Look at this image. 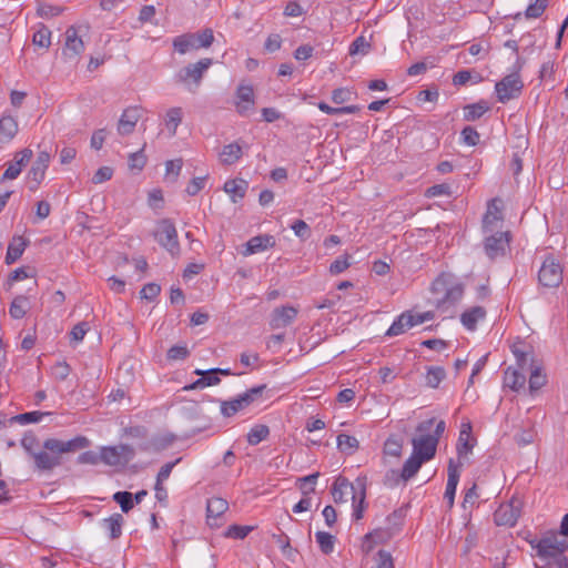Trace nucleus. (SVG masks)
<instances>
[{
    "instance_id": "obj_1",
    "label": "nucleus",
    "mask_w": 568,
    "mask_h": 568,
    "mask_svg": "<svg viewBox=\"0 0 568 568\" xmlns=\"http://www.w3.org/2000/svg\"><path fill=\"white\" fill-rule=\"evenodd\" d=\"M90 446V440L84 436H77L70 440L48 438L43 442L44 450L37 452L32 458L39 470H52L61 465V455L73 453Z\"/></svg>"
},
{
    "instance_id": "obj_2",
    "label": "nucleus",
    "mask_w": 568,
    "mask_h": 568,
    "mask_svg": "<svg viewBox=\"0 0 568 568\" xmlns=\"http://www.w3.org/2000/svg\"><path fill=\"white\" fill-rule=\"evenodd\" d=\"M445 429L444 420L436 422L435 418H429L420 422L416 427L418 436L412 439L413 454L426 462L434 458L439 438Z\"/></svg>"
},
{
    "instance_id": "obj_3",
    "label": "nucleus",
    "mask_w": 568,
    "mask_h": 568,
    "mask_svg": "<svg viewBox=\"0 0 568 568\" xmlns=\"http://www.w3.org/2000/svg\"><path fill=\"white\" fill-rule=\"evenodd\" d=\"M432 291L435 294H443V297L437 301V307H443L447 304L454 305L462 300L464 285L454 275L442 273L433 282Z\"/></svg>"
},
{
    "instance_id": "obj_4",
    "label": "nucleus",
    "mask_w": 568,
    "mask_h": 568,
    "mask_svg": "<svg viewBox=\"0 0 568 568\" xmlns=\"http://www.w3.org/2000/svg\"><path fill=\"white\" fill-rule=\"evenodd\" d=\"M213 42V30L206 28L199 32H187L175 37L172 40V45L179 54H186L192 51L210 48Z\"/></svg>"
},
{
    "instance_id": "obj_5",
    "label": "nucleus",
    "mask_w": 568,
    "mask_h": 568,
    "mask_svg": "<svg viewBox=\"0 0 568 568\" xmlns=\"http://www.w3.org/2000/svg\"><path fill=\"white\" fill-rule=\"evenodd\" d=\"M529 544L542 559H557L568 549V539L556 531H548L541 538L530 540Z\"/></svg>"
},
{
    "instance_id": "obj_6",
    "label": "nucleus",
    "mask_w": 568,
    "mask_h": 568,
    "mask_svg": "<svg viewBox=\"0 0 568 568\" xmlns=\"http://www.w3.org/2000/svg\"><path fill=\"white\" fill-rule=\"evenodd\" d=\"M213 64L211 58H203L194 63H189L178 71L175 81L183 84L189 91L194 92L202 82L204 74Z\"/></svg>"
},
{
    "instance_id": "obj_7",
    "label": "nucleus",
    "mask_w": 568,
    "mask_h": 568,
    "mask_svg": "<svg viewBox=\"0 0 568 568\" xmlns=\"http://www.w3.org/2000/svg\"><path fill=\"white\" fill-rule=\"evenodd\" d=\"M265 388V384L254 386L243 394L237 395L235 398L221 402V414L224 417H232L236 413L246 409L252 404L261 402Z\"/></svg>"
},
{
    "instance_id": "obj_8",
    "label": "nucleus",
    "mask_w": 568,
    "mask_h": 568,
    "mask_svg": "<svg viewBox=\"0 0 568 568\" xmlns=\"http://www.w3.org/2000/svg\"><path fill=\"white\" fill-rule=\"evenodd\" d=\"M155 241L165 248L171 256L180 255V244L178 241V231L173 222L169 219L161 220L153 233Z\"/></svg>"
},
{
    "instance_id": "obj_9",
    "label": "nucleus",
    "mask_w": 568,
    "mask_h": 568,
    "mask_svg": "<svg viewBox=\"0 0 568 568\" xmlns=\"http://www.w3.org/2000/svg\"><path fill=\"white\" fill-rule=\"evenodd\" d=\"M564 278V268L558 258L547 255L538 271L539 284L544 287H558Z\"/></svg>"
},
{
    "instance_id": "obj_10",
    "label": "nucleus",
    "mask_w": 568,
    "mask_h": 568,
    "mask_svg": "<svg viewBox=\"0 0 568 568\" xmlns=\"http://www.w3.org/2000/svg\"><path fill=\"white\" fill-rule=\"evenodd\" d=\"M388 519H396L395 527H379L374 529L372 532H368L364 537L363 548L366 552H369L374 545L383 544L393 538L400 529L403 524V516L399 511H393Z\"/></svg>"
},
{
    "instance_id": "obj_11",
    "label": "nucleus",
    "mask_w": 568,
    "mask_h": 568,
    "mask_svg": "<svg viewBox=\"0 0 568 568\" xmlns=\"http://www.w3.org/2000/svg\"><path fill=\"white\" fill-rule=\"evenodd\" d=\"M434 318L432 312H425L420 314H413L410 311L402 313L395 318L393 324L386 331L385 336L394 337L404 334L407 329L420 325Z\"/></svg>"
},
{
    "instance_id": "obj_12",
    "label": "nucleus",
    "mask_w": 568,
    "mask_h": 568,
    "mask_svg": "<svg viewBox=\"0 0 568 568\" xmlns=\"http://www.w3.org/2000/svg\"><path fill=\"white\" fill-rule=\"evenodd\" d=\"M134 448L128 444L101 447L102 463L108 466H125L134 458Z\"/></svg>"
},
{
    "instance_id": "obj_13",
    "label": "nucleus",
    "mask_w": 568,
    "mask_h": 568,
    "mask_svg": "<svg viewBox=\"0 0 568 568\" xmlns=\"http://www.w3.org/2000/svg\"><path fill=\"white\" fill-rule=\"evenodd\" d=\"M524 83L518 73H511L503 78L495 85L498 101L506 103L509 100L517 99L523 91Z\"/></svg>"
},
{
    "instance_id": "obj_14",
    "label": "nucleus",
    "mask_w": 568,
    "mask_h": 568,
    "mask_svg": "<svg viewBox=\"0 0 568 568\" xmlns=\"http://www.w3.org/2000/svg\"><path fill=\"white\" fill-rule=\"evenodd\" d=\"M65 42L62 49V55L70 61L78 60L84 51V42L79 34V29L74 26L69 27L64 33Z\"/></svg>"
},
{
    "instance_id": "obj_15",
    "label": "nucleus",
    "mask_w": 568,
    "mask_h": 568,
    "mask_svg": "<svg viewBox=\"0 0 568 568\" xmlns=\"http://www.w3.org/2000/svg\"><path fill=\"white\" fill-rule=\"evenodd\" d=\"M509 232H497L487 236L484 243L485 253L490 260L503 256L509 246Z\"/></svg>"
},
{
    "instance_id": "obj_16",
    "label": "nucleus",
    "mask_w": 568,
    "mask_h": 568,
    "mask_svg": "<svg viewBox=\"0 0 568 568\" xmlns=\"http://www.w3.org/2000/svg\"><path fill=\"white\" fill-rule=\"evenodd\" d=\"M142 112V108L136 105L126 108L118 122V133L120 135L131 134L141 119Z\"/></svg>"
},
{
    "instance_id": "obj_17",
    "label": "nucleus",
    "mask_w": 568,
    "mask_h": 568,
    "mask_svg": "<svg viewBox=\"0 0 568 568\" xmlns=\"http://www.w3.org/2000/svg\"><path fill=\"white\" fill-rule=\"evenodd\" d=\"M357 485H353L345 477H338L332 487V496L335 503H346L348 496L355 501L357 498Z\"/></svg>"
},
{
    "instance_id": "obj_18",
    "label": "nucleus",
    "mask_w": 568,
    "mask_h": 568,
    "mask_svg": "<svg viewBox=\"0 0 568 568\" xmlns=\"http://www.w3.org/2000/svg\"><path fill=\"white\" fill-rule=\"evenodd\" d=\"M460 467L462 463H457L453 458L449 459L447 467L448 478L444 494V498L447 500L449 507L454 506L456 489L460 477Z\"/></svg>"
},
{
    "instance_id": "obj_19",
    "label": "nucleus",
    "mask_w": 568,
    "mask_h": 568,
    "mask_svg": "<svg viewBox=\"0 0 568 568\" xmlns=\"http://www.w3.org/2000/svg\"><path fill=\"white\" fill-rule=\"evenodd\" d=\"M50 160L51 154L48 151H40L38 153L37 160L33 162L28 174L29 179L34 183V185L30 187L32 191L43 181Z\"/></svg>"
},
{
    "instance_id": "obj_20",
    "label": "nucleus",
    "mask_w": 568,
    "mask_h": 568,
    "mask_svg": "<svg viewBox=\"0 0 568 568\" xmlns=\"http://www.w3.org/2000/svg\"><path fill=\"white\" fill-rule=\"evenodd\" d=\"M520 511L513 503L504 504L498 507L494 514V520L497 526L514 527L517 524Z\"/></svg>"
},
{
    "instance_id": "obj_21",
    "label": "nucleus",
    "mask_w": 568,
    "mask_h": 568,
    "mask_svg": "<svg viewBox=\"0 0 568 568\" xmlns=\"http://www.w3.org/2000/svg\"><path fill=\"white\" fill-rule=\"evenodd\" d=\"M236 110L241 115L247 114L254 106V90L250 84H240L236 90Z\"/></svg>"
},
{
    "instance_id": "obj_22",
    "label": "nucleus",
    "mask_w": 568,
    "mask_h": 568,
    "mask_svg": "<svg viewBox=\"0 0 568 568\" xmlns=\"http://www.w3.org/2000/svg\"><path fill=\"white\" fill-rule=\"evenodd\" d=\"M194 374L201 377L193 382L192 384L184 386L185 390L203 389L209 386H215L221 382L214 368L206 371L195 369Z\"/></svg>"
},
{
    "instance_id": "obj_23",
    "label": "nucleus",
    "mask_w": 568,
    "mask_h": 568,
    "mask_svg": "<svg viewBox=\"0 0 568 568\" xmlns=\"http://www.w3.org/2000/svg\"><path fill=\"white\" fill-rule=\"evenodd\" d=\"M229 504L220 497H212L207 500L206 518L210 526H219V519L227 510Z\"/></svg>"
},
{
    "instance_id": "obj_24",
    "label": "nucleus",
    "mask_w": 568,
    "mask_h": 568,
    "mask_svg": "<svg viewBox=\"0 0 568 568\" xmlns=\"http://www.w3.org/2000/svg\"><path fill=\"white\" fill-rule=\"evenodd\" d=\"M276 241L273 235L270 234H261L257 236H253L247 241L244 255H252L255 253L263 252L270 247L275 246Z\"/></svg>"
},
{
    "instance_id": "obj_25",
    "label": "nucleus",
    "mask_w": 568,
    "mask_h": 568,
    "mask_svg": "<svg viewBox=\"0 0 568 568\" xmlns=\"http://www.w3.org/2000/svg\"><path fill=\"white\" fill-rule=\"evenodd\" d=\"M297 315V310L293 306H282L273 311L271 326L282 328L290 325Z\"/></svg>"
},
{
    "instance_id": "obj_26",
    "label": "nucleus",
    "mask_w": 568,
    "mask_h": 568,
    "mask_svg": "<svg viewBox=\"0 0 568 568\" xmlns=\"http://www.w3.org/2000/svg\"><path fill=\"white\" fill-rule=\"evenodd\" d=\"M486 317V310L483 306H473L467 308L460 315L463 326L473 332L477 328L478 322Z\"/></svg>"
},
{
    "instance_id": "obj_27",
    "label": "nucleus",
    "mask_w": 568,
    "mask_h": 568,
    "mask_svg": "<svg viewBox=\"0 0 568 568\" xmlns=\"http://www.w3.org/2000/svg\"><path fill=\"white\" fill-rule=\"evenodd\" d=\"M511 353L516 358V367L520 371L529 368V364H535L532 353L527 349L523 342H516L511 345Z\"/></svg>"
},
{
    "instance_id": "obj_28",
    "label": "nucleus",
    "mask_w": 568,
    "mask_h": 568,
    "mask_svg": "<svg viewBox=\"0 0 568 568\" xmlns=\"http://www.w3.org/2000/svg\"><path fill=\"white\" fill-rule=\"evenodd\" d=\"M470 439L471 425L469 422L463 423L456 445V450L459 458L467 456L471 452L474 445L470 443Z\"/></svg>"
},
{
    "instance_id": "obj_29",
    "label": "nucleus",
    "mask_w": 568,
    "mask_h": 568,
    "mask_svg": "<svg viewBox=\"0 0 568 568\" xmlns=\"http://www.w3.org/2000/svg\"><path fill=\"white\" fill-rule=\"evenodd\" d=\"M526 371H520L518 367H508L504 374V384L510 389L518 392L524 388L526 384Z\"/></svg>"
},
{
    "instance_id": "obj_30",
    "label": "nucleus",
    "mask_w": 568,
    "mask_h": 568,
    "mask_svg": "<svg viewBox=\"0 0 568 568\" xmlns=\"http://www.w3.org/2000/svg\"><path fill=\"white\" fill-rule=\"evenodd\" d=\"M18 133V122L12 115L3 114L0 119V143H9Z\"/></svg>"
},
{
    "instance_id": "obj_31",
    "label": "nucleus",
    "mask_w": 568,
    "mask_h": 568,
    "mask_svg": "<svg viewBox=\"0 0 568 568\" xmlns=\"http://www.w3.org/2000/svg\"><path fill=\"white\" fill-rule=\"evenodd\" d=\"M242 146L237 142H233L223 146L220 152V161L224 165H232L242 158Z\"/></svg>"
},
{
    "instance_id": "obj_32",
    "label": "nucleus",
    "mask_w": 568,
    "mask_h": 568,
    "mask_svg": "<svg viewBox=\"0 0 568 568\" xmlns=\"http://www.w3.org/2000/svg\"><path fill=\"white\" fill-rule=\"evenodd\" d=\"M247 190L246 181L242 179L229 180L224 184V191L231 195L233 203L245 196Z\"/></svg>"
},
{
    "instance_id": "obj_33",
    "label": "nucleus",
    "mask_w": 568,
    "mask_h": 568,
    "mask_svg": "<svg viewBox=\"0 0 568 568\" xmlns=\"http://www.w3.org/2000/svg\"><path fill=\"white\" fill-rule=\"evenodd\" d=\"M124 519L121 514H113L109 518L103 519L102 526L109 532L111 539H118L122 535V526Z\"/></svg>"
},
{
    "instance_id": "obj_34",
    "label": "nucleus",
    "mask_w": 568,
    "mask_h": 568,
    "mask_svg": "<svg viewBox=\"0 0 568 568\" xmlns=\"http://www.w3.org/2000/svg\"><path fill=\"white\" fill-rule=\"evenodd\" d=\"M27 243L23 237L18 236L13 237L12 242L9 244L7 254H6V263L8 265L14 263L17 260L21 257L26 250Z\"/></svg>"
},
{
    "instance_id": "obj_35",
    "label": "nucleus",
    "mask_w": 568,
    "mask_h": 568,
    "mask_svg": "<svg viewBox=\"0 0 568 568\" xmlns=\"http://www.w3.org/2000/svg\"><path fill=\"white\" fill-rule=\"evenodd\" d=\"M29 307L30 303L28 297L24 295H18L10 304L9 314L12 318L20 320L26 316Z\"/></svg>"
},
{
    "instance_id": "obj_36",
    "label": "nucleus",
    "mask_w": 568,
    "mask_h": 568,
    "mask_svg": "<svg viewBox=\"0 0 568 568\" xmlns=\"http://www.w3.org/2000/svg\"><path fill=\"white\" fill-rule=\"evenodd\" d=\"M526 372L530 373L529 377V389L535 392L540 389L547 383V376L541 372V367L530 363L529 368Z\"/></svg>"
},
{
    "instance_id": "obj_37",
    "label": "nucleus",
    "mask_w": 568,
    "mask_h": 568,
    "mask_svg": "<svg viewBox=\"0 0 568 568\" xmlns=\"http://www.w3.org/2000/svg\"><path fill=\"white\" fill-rule=\"evenodd\" d=\"M489 110V104L480 100L476 103L468 104L464 108V120L475 121L481 118Z\"/></svg>"
},
{
    "instance_id": "obj_38",
    "label": "nucleus",
    "mask_w": 568,
    "mask_h": 568,
    "mask_svg": "<svg viewBox=\"0 0 568 568\" xmlns=\"http://www.w3.org/2000/svg\"><path fill=\"white\" fill-rule=\"evenodd\" d=\"M424 463H426V460L412 454V456L403 465L400 474L402 478L404 480H409L413 478L418 473Z\"/></svg>"
},
{
    "instance_id": "obj_39",
    "label": "nucleus",
    "mask_w": 568,
    "mask_h": 568,
    "mask_svg": "<svg viewBox=\"0 0 568 568\" xmlns=\"http://www.w3.org/2000/svg\"><path fill=\"white\" fill-rule=\"evenodd\" d=\"M51 31L43 23L38 24L37 31L33 33L32 43L41 49L48 50L51 45Z\"/></svg>"
},
{
    "instance_id": "obj_40",
    "label": "nucleus",
    "mask_w": 568,
    "mask_h": 568,
    "mask_svg": "<svg viewBox=\"0 0 568 568\" xmlns=\"http://www.w3.org/2000/svg\"><path fill=\"white\" fill-rule=\"evenodd\" d=\"M270 435V428L266 425L257 424L254 425L250 432L247 433V443L250 445H257L261 442L265 440Z\"/></svg>"
},
{
    "instance_id": "obj_41",
    "label": "nucleus",
    "mask_w": 568,
    "mask_h": 568,
    "mask_svg": "<svg viewBox=\"0 0 568 568\" xmlns=\"http://www.w3.org/2000/svg\"><path fill=\"white\" fill-rule=\"evenodd\" d=\"M358 446L359 443L354 436L347 434H339L337 436V448L344 454L352 455L357 450Z\"/></svg>"
},
{
    "instance_id": "obj_42",
    "label": "nucleus",
    "mask_w": 568,
    "mask_h": 568,
    "mask_svg": "<svg viewBox=\"0 0 568 568\" xmlns=\"http://www.w3.org/2000/svg\"><path fill=\"white\" fill-rule=\"evenodd\" d=\"M183 112L179 106L171 108L166 112L165 116V125L169 129L171 135H175L176 129L182 122Z\"/></svg>"
},
{
    "instance_id": "obj_43",
    "label": "nucleus",
    "mask_w": 568,
    "mask_h": 568,
    "mask_svg": "<svg viewBox=\"0 0 568 568\" xmlns=\"http://www.w3.org/2000/svg\"><path fill=\"white\" fill-rule=\"evenodd\" d=\"M50 413H43V412H28V413H23V414H19V415H16V416H12L10 419H9V423L10 424H13V423H17V424H21V425H27V424H33V423H39L42 420V418L47 415H49Z\"/></svg>"
},
{
    "instance_id": "obj_44",
    "label": "nucleus",
    "mask_w": 568,
    "mask_h": 568,
    "mask_svg": "<svg viewBox=\"0 0 568 568\" xmlns=\"http://www.w3.org/2000/svg\"><path fill=\"white\" fill-rule=\"evenodd\" d=\"M446 377V372L440 366H429L426 371V384L430 388H437L438 385L443 382V379Z\"/></svg>"
},
{
    "instance_id": "obj_45",
    "label": "nucleus",
    "mask_w": 568,
    "mask_h": 568,
    "mask_svg": "<svg viewBox=\"0 0 568 568\" xmlns=\"http://www.w3.org/2000/svg\"><path fill=\"white\" fill-rule=\"evenodd\" d=\"M358 494L355 501H353V517L355 520H359L363 518L364 509H365V485L361 480H357Z\"/></svg>"
},
{
    "instance_id": "obj_46",
    "label": "nucleus",
    "mask_w": 568,
    "mask_h": 568,
    "mask_svg": "<svg viewBox=\"0 0 568 568\" xmlns=\"http://www.w3.org/2000/svg\"><path fill=\"white\" fill-rule=\"evenodd\" d=\"M315 540L318 544L321 551L325 555H329L334 551L335 537L325 531H317L315 534Z\"/></svg>"
},
{
    "instance_id": "obj_47",
    "label": "nucleus",
    "mask_w": 568,
    "mask_h": 568,
    "mask_svg": "<svg viewBox=\"0 0 568 568\" xmlns=\"http://www.w3.org/2000/svg\"><path fill=\"white\" fill-rule=\"evenodd\" d=\"M500 201L498 199H493L488 203L487 212L484 216V224L488 226L497 221L503 219L501 210L499 206Z\"/></svg>"
},
{
    "instance_id": "obj_48",
    "label": "nucleus",
    "mask_w": 568,
    "mask_h": 568,
    "mask_svg": "<svg viewBox=\"0 0 568 568\" xmlns=\"http://www.w3.org/2000/svg\"><path fill=\"white\" fill-rule=\"evenodd\" d=\"M548 2L549 0H532L525 11V17L527 19L539 18L548 7Z\"/></svg>"
},
{
    "instance_id": "obj_49",
    "label": "nucleus",
    "mask_w": 568,
    "mask_h": 568,
    "mask_svg": "<svg viewBox=\"0 0 568 568\" xmlns=\"http://www.w3.org/2000/svg\"><path fill=\"white\" fill-rule=\"evenodd\" d=\"M318 476V473H314L297 479V486L304 496L314 493Z\"/></svg>"
},
{
    "instance_id": "obj_50",
    "label": "nucleus",
    "mask_w": 568,
    "mask_h": 568,
    "mask_svg": "<svg viewBox=\"0 0 568 568\" xmlns=\"http://www.w3.org/2000/svg\"><path fill=\"white\" fill-rule=\"evenodd\" d=\"M371 49V43L365 39V37H357L349 45L348 53L349 55L356 54H367Z\"/></svg>"
},
{
    "instance_id": "obj_51",
    "label": "nucleus",
    "mask_w": 568,
    "mask_h": 568,
    "mask_svg": "<svg viewBox=\"0 0 568 568\" xmlns=\"http://www.w3.org/2000/svg\"><path fill=\"white\" fill-rule=\"evenodd\" d=\"M113 500L120 505L123 513H129L134 506L133 494L129 491H116Z\"/></svg>"
},
{
    "instance_id": "obj_52",
    "label": "nucleus",
    "mask_w": 568,
    "mask_h": 568,
    "mask_svg": "<svg viewBox=\"0 0 568 568\" xmlns=\"http://www.w3.org/2000/svg\"><path fill=\"white\" fill-rule=\"evenodd\" d=\"M349 255L344 254L339 257H337L331 265H329V273L332 275H338L346 271L351 266L349 262Z\"/></svg>"
},
{
    "instance_id": "obj_53",
    "label": "nucleus",
    "mask_w": 568,
    "mask_h": 568,
    "mask_svg": "<svg viewBox=\"0 0 568 568\" xmlns=\"http://www.w3.org/2000/svg\"><path fill=\"white\" fill-rule=\"evenodd\" d=\"M251 531V526L232 525L225 531V537L233 539H244Z\"/></svg>"
},
{
    "instance_id": "obj_54",
    "label": "nucleus",
    "mask_w": 568,
    "mask_h": 568,
    "mask_svg": "<svg viewBox=\"0 0 568 568\" xmlns=\"http://www.w3.org/2000/svg\"><path fill=\"white\" fill-rule=\"evenodd\" d=\"M21 446L32 457L36 454V449L39 447L38 438L31 432L24 434L21 439Z\"/></svg>"
},
{
    "instance_id": "obj_55",
    "label": "nucleus",
    "mask_w": 568,
    "mask_h": 568,
    "mask_svg": "<svg viewBox=\"0 0 568 568\" xmlns=\"http://www.w3.org/2000/svg\"><path fill=\"white\" fill-rule=\"evenodd\" d=\"M291 229L293 230L294 234L301 239L302 241H305L310 239L311 236V227L306 224L303 220H296L292 225Z\"/></svg>"
},
{
    "instance_id": "obj_56",
    "label": "nucleus",
    "mask_w": 568,
    "mask_h": 568,
    "mask_svg": "<svg viewBox=\"0 0 568 568\" xmlns=\"http://www.w3.org/2000/svg\"><path fill=\"white\" fill-rule=\"evenodd\" d=\"M462 140L469 146H475L479 142V133L473 126H465L460 133Z\"/></svg>"
},
{
    "instance_id": "obj_57",
    "label": "nucleus",
    "mask_w": 568,
    "mask_h": 568,
    "mask_svg": "<svg viewBox=\"0 0 568 568\" xmlns=\"http://www.w3.org/2000/svg\"><path fill=\"white\" fill-rule=\"evenodd\" d=\"M62 12V9L57 6H51L47 3H39L37 8V14L41 18H52L57 17Z\"/></svg>"
},
{
    "instance_id": "obj_58",
    "label": "nucleus",
    "mask_w": 568,
    "mask_h": 568,
    "mask_svg": "<svg viewBox=\"0 0 568 568\" xmlns=\"http://www.w3.org/2000/svg\"><path fill=\"white\" fill-rule=\"evenodd\" d=\"M402 443L395 438H388L384 445V453L389 456L399 457L402 454Z\"/></svg>"
},
{
    "instance_id": "obj_59",
    "label": "nucleus",
    "mask_w": 568,
    "mask_h": 568,
    "mask_svg": "<svg viewBox=\"0 0 568 568\" xmlns=\"http://www.w3.org/2000/svg\"><path fill=\"white\" fill-rule=\"evenodd\" d=\"M353 92L347 88H338L332 92V101L336 104H343L352 99Z\"/></svg>"
},
{
    "instance_id": "obj_60",
    "label": "nucleus",
    "mask_w": 568,
    "mask_h": 568,
    "mask_svg": "<svg viewBox=\"0 0 568 568\" xmlns=\"http://www.w3.org/2000/svg\"><path fill=\"white\" fill-rule=\"evenodd\" d=\"M183 161L181 159L170 160L165 163L166 176L175 181L182 170Z\"/></svg>"
},
{
    "instance_id": "obj_61",
    "label": "nucleus",
    "mask_w": 568,
    "mask_h": 568,
    "mask_svg": "<svg viewBox=\"0 0 568 568\" xmlns=\"http://www.w3.org/2000/svg\"><path fill=\"white\" fill-rule=\"evenodd\" d=\"M189 355L190 352L185 346L175 345L168 351V358L170 361H183L187 358Z\"/></svg>"
},
{
    "instance_id": "obj_62",
    "label": "nucleus",
    "mask_w": 568,
    "mask_h": 568,
    "mask_svg": "<svg viewBox=\"0 0 568 568\" xmlns=\"http://www.w3.org/2000/svg\"><path fill=\"white\" fill-rule=\"evenodd\" d=\"M100 462H102L101 453L97 454L95 452L87 450L78 456L79 464L98 465Z\"/></svg>"
},
{
    "instance_id": "obj_63",
    "label": "nucleus",
    "mask_w": 568,
    "mask_h": 568,
    "mask_svg": "<svg viewBox=\"0 0 568 568\" xmlns=\"http://www.w3.org/2000/svg\"><path fill=\"white\" fill-rule=\"evenodd\" d=\"M372 568H394V561L390 552L379 550L377 554L376 566Z\"/></svg>"
},
{
    "instance_id": "obj_64",
    "label": "nucleus",
    "mask_w": 568,
    "mask_h": 568,
    "mask_svg": "<svg viewBox=\"0 0 568 568\" xmlns=\"http://www.w3.org/2000/svg\"><path fill=\"white\" fill-rule=\"evenodd\" d=\"M146 163V158L144 156L142 150L131 153L129 156V166L130 169H136L138 171H141Z\"/></svg>"
}]
</instances>
